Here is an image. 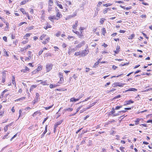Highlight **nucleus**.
I'll list each match as a JSON object with an SVG mask.
<instances>
[{
	"label": "nucleus",
	"mask_w": 152,
	"mask_h": 152,
	"mask_svg": "<svg viewBox=\"0 0 152 152\" xmlns=\"http://www.w3.org/2000/svg\"><path fill=\"white\" fill-rule=\"evenodd\" d=\"M2 21L4 23H5L6 25V27H5L4 28V31H9L10 28L9 23L7 21L6 22L5 21V20L4 19L2 20Z\"/></svg>",
	"instance_id": "6e6552de"
},
{
	"label": "nucleus",
	"mask_w": 152,
	"mask_h": 152,
	"mask_svg": "<svg viewBox=\"0 0 152 152\" xmlns=\"http://www.w3.org/2000/svg\"><path fill=\"white\" fill-rule=\"evenodd\" d=\"M64 78H60V80L57 83L58 84H62L64 82Z\"/></svg>",
	"instance_id": "cd10ccee"
},
{
	"label": "nucleus",
	"mask_w": 152,
	"mask_h": 152,
	"mask_svg": "<svg viewBox=\"0 0 152 152\" xmlns=\"http://www.w3.org/2000/svg\"><path fill=\"white\" fill-rule=\"evenodd\" d=\"M52 27V26L48 23H47L44 26L43 28L46 30L48 28H51Z\"/></svg>",
	"instance_id": "4468645a"
},
{
	"label": "nucleus",
	"mask_w": 152,
	"mask_h": 152,
	"mask_svg": "<svg viewBox=\"0 0 152 152\" xmlns=\"http://www.w3.org/2000/svg\"><path fill=\"white\" fill-rule=\"evenodd\" d=\"M84 96V94H81L79 95V96L77 98L72 97L70 99V102H76L79 100L81 98L83 97Z\"/></svg>",
	"instance_id": "f03ea898"
},
{
	"label": "nucleus",
	"mask_w": 152,
	"mask_h": 152,
	"mask_svg": "<svg viewBox=\"0 0 152 152\" xmlns=\"http://www.w3.org/2000/svg\"><path fill=\"white\" fill-rule=\"evenodd\" d=\"M6 74L5 72H3V77L2 78L1 83H4L5 81V79L6 78Z\"/></svg>",
	"instance_id": "dca6fc26"
},
{
	"label": "nucleus",
	"mask_w": 152,
	"mask_h": 152,
	"mask_svg": "<svg viewBox=\"0 0 152 152\" xmlns=\"http://www.w3.org/2000/svg\"><path fill=\"white\" fill-rule=\"evenodd\" d=\"M58 75L59 78H63V74L61 72H59L58 73Z\"/></svg>",
	"instance_id": "6e6d98bb"
},
{
	"label": "nucleus",
	"mask_w": 152,
	"mask_h": 152,
	"mask_svg": "<svg viewBox=\"0 0 152 152\" xmlns=\"http://www.w3.org/2000/svg\"><path fill=\"white\" fill-rule=\"evenodd\" d=\"M39 71L37 70V69L34 70L32 72V74H35L38 73Z\"/></svg>",
	"instance_id": "49530a36"
},
{
	"label": "nucleus",
	"mask_w": 152,
	"mask_h": 152,
	"mask_svg": "<svg viewBox=\"0 0 152 152\" xmlns=\"http://www.w3.org/2000/svg\"><path fill=\"white\" fill-rule=\"evenodd\" d=\"M25 69H22L21 70V72L23 73H28L30 72V69L27 66H25Z\"/></svg>",
	"instance_id": "9d476101"
},
{
	"label": "nucleus",
	"mask_w": 152,
	"mask_h": 152,
	"mask_svg": "<svg viewBox=\"0 0 152 152\" xmlns=\"http://www.w3.org/2000/svg\"><path fill=\"white\" fill-rule=\"evenodd\" d=\"M121 48L119 46L117 45L116 47V50L114 51L115 53L118 54V53L120 51Z\"/></svg>",
	"instance_id": "f3484780"
},
{
	"label": "nucleus",
	"mask_w": 152,
	"mask_h": 152,
	"mask_svg": "<svg viewBox=\"0 0 152 152\" xmlns=\"http://www.w3.org/2000/svg\"><path fill=\"white\" fill-rule=\"evenodd\" d=\"M105 20V19L104 18H101L100 19V20L99 21L100 23L101 24H102L104 22V20Z\"/></svg>",
	"instance_id": "37998d69"
},
{
	"label": "nucleus",
	"mask_w": 152,
	"mask_h": 152,
	"mask_svg": "<svg viewBox=\"0 0 152 152\" xmlns=\"http://www.w3.org/2000/svg\"><path fill=\"white\" fill-rule=\"evenodd\" d=\"M115 121V120H112L108 121V122L105 123L104 124V126L105 127H107V126L110 124L112 122H114Z\"/></svg>",
	"instance_id": "412c9836"
},
{
	"label": "nucleus",
	"mask_w": 152,
	"mask_h": 152,
	"mask_svg": "<svg viewBox=\"0 0 152 152\" xmlns=\"http://www.w3.org/2000/svg\"><path fill=\"white\" fill-rule=\"evenodd\" d=\"M125 84L120 82H115L113 84V86L114 87L117 86L122 87Z\"/></svg>",
	"instance_id": "0eeeda50"
},
{
	"label": "nucleus",
	"mask_w": 152,
	"mask_h": 152,
	"mask_svg": "<svg viewBox=\"0 0 152 152\" xmlns=\"http://www.w3.org/2000/svg\"><path fill=\"white\" fill-rule=\"evenodd\" d=\"M61 34V32L60 31H58L55 34V35L56 37H58Z\"/></svg>",
	"instance_id": "3c124183"
},
{
	"label": "nucleus",
	"mask_w": 152,
	"mask_h": 152,
	"mask_svg": "<svg viewBox=\"0 0 152 152\" xmlns=\"http://www.w3.org/2000/svg\"><path fill=\"white\" fill-rule=\"evenodd\" d=\"M52 54L51 53L49 52H47L45 54L44 57H47L49 56L51 57L52 56Z\"/></svg>",
	"instance_id": "a878e982"
},
{
	"label": "nucleus",
	"mask_w": 152,
	"mask_h": 152,
	"mask_svg": "<svg viewBox=\"0 0 152 152\" xmlns=\"http://www.w3.org/2000/svg\"><path fill=\"white\" fill-rule=\"evenodd\" d=\"M110 10L109 8H106L104 10H103V13L104 14H105L106 13H107L108 10Z\"/></svg>",
	"instance_id": "4c0bfd02"
},
{
	"label": "nucleus",
	"mask_w": 152,
	"mask_h": 152,
	"mask_svg": "<svg viewBox=\"0 0 152 152\" xmlns=\"http://www.w3.org/2000/svg\"><path fill=\"white\" fill-rule=\"evenodd\" d=\"M85 28L82 27H80L79 28V30L80 31V32H82V33H83V31L84 30Z\"/></svg>",
	"instance_id": "09e8293b"
},
{
	"label": "nucleus",
	"mask_w": 152,
	"mask_h": 152,
	"mask_svg": "<svg viewBox=\"0 0 152 152\" xmlns=\"http://www.w3.org/2000/svg\"><path fill=\"white\" fill-rule=\"evenodd\" d=\"M120 7L122 8L124 10H129L131 9V7H125L124 6L120 5Z\"/></svg>",
	"instance_id": "473e14b6"
},
{
	"label": "nucleus",
	"mask_w": 152,
	"mask_h": 152,
	"mask_svg": "<svg viewBox=\"0 0 152 152\" xmlns=\"http://www.w3.org/2000/svg\"><path fill=\"white\" fill-rule=\"evenodd\" d=\"M39 98H37L35 97V98L34 99L33 101H32V103L33 104H34L36 103H37L38 102Z\"/></svg>",
	"instance_id": "72a5a7b5"
},
{
	"label": "nucleus",
	"mask_w": 152,
	"mask_h": 152,
	"mask_svg": "<svg viewBox=\"0 0 152 152\" xmlns=\"http://www.w3.org/2000/svg\"><path fill=\"white\" fill-rule=\"evenodd\" d=\"M42 67H43L42 66L40 65L37 67V69L39 72L42 69Z\"/></svg>",
	"instance_id": "e433bc0d"
},
{
	"label": "nucleus",
	"mask_w": 152,
	"mask_h": 152,
	"mask_svg": "<svg viewBox=\"0 0 152 152\" xmlns=\"http://www.w3.org/2000/svg\"><path fill=\"white\" fill-rule=\"evenodd\" d=\"M47 82L46 81H43L42 80V81H41L40 84H42L43 85H47Z\"/></svg>",
	"instance_id": "a18cd8bd"
},
{
	"label": "nucleus",
	"mask_w": 152,
	"mask_h": 152,
	"mask_svg": "<svg viewBox=\"0 0 152 152\" xmlns=\"http://www.w3.org/2000/svg\"><path fill=\"white\" fill-rule=\"evenodd\" d=\"M59 86V84H58L57 83L56 84H55L54 85H53V84H51L50 85L49 87L50 88H52L54 87H57V86Z\"/></svg>",
	"instance_id": "b1692460"
},
{
	"label": "nucleus",
	"mask_w": 152,
	"mask_h": 152,
	"mask_svg": "<svg viewBox=\"0 0 152 152\" xmlns=\"http://www.w3.org/2000/svg\"><path fill=\"white\" fill-rule=\"evenodd\" d=\"M12 83L15 86H16V83L15 80V77L14 75L12 76Z\"/></svg>",
	"instance_id": "5701e85b"
},
{
	"label": "nucleus",
	"mask_w": 152,
	"mask_h": 152,
	"mask_svg": "<svg viewBox=\"0 0 152 152\" xmlns=\"http://www.w3.org/2000/svg\"><path fill=\"white\" fill-rule=\"evenodd\" d=\"M63 121L62 120H61L59 121H58L56 124H55L54 126L56 127H57L58 126L60 125L62 123Z\"/></svg>",
	"instance_id": "7c9ffc66"
},
{
	"label": "nucleus",
	"mask_w": 152,
	"mask_h": 152,
	"mask_svg": "<svg viewBox=\"0 0 152 152\" xmlns=\"http://www.w3.org/2000/svg\"><path fill=\"white\" fill-rule=\"evenodd\" d=\"M73 50V51H74L75 50H74V49H72L71 48H69V50L68 51V53L69 55H70L71 54V51Z\"/></svg>",
	"instance_id": "052dcab7"
},
{
	"label": "nucleus",
	"mask_w": 152,
	"mask_h": 152,
	"mask_svg": "<svg viewBox=\"0 0 152 152\" xmlns=\"http://www.w3.org/2000/svg\"><path fill=\"white\" fill-rule=\"evenodd\" d=\"M53 104L52 105H51V106H49V107H45L44 108L46 110H48L50 109V108H52V107L53 106Z\"/></svg>",
	"instance_id": "864d4df0"
},
{
	"label": "nucleus",
	"mask_w": 152,
	"mask_h": 152,
	"mask_svg": "<svg viewBox=\"0 0 152 152\" xmlns=\"http://www.w3.org/2000/svg\"><path fill=\"white\" fill-rule=\"evenodd\" d=\"M134 102L132 100H129V101H126L125 102V104L124 105H126L128 104H130L132 103H133Z\"/></svg>",
	"instance_id": "aec40b11"
},
{
	"label": "nucleus",
	"mask_w": 152,
	"mask_h": 152,
	"mask_svg": "<svg viewBox=\"0 0 152 152\" xmlns=\"http://www.w3.org/2000/svg\"><path fill=\"white\" fill-rule=\"evenodd\" d=\"M122 107V105H121L120 106H117L116 107L115 109H114L115 110H118L120 108H121Z\"/></svg>",
	"instance_id": "13d9d810"
},
{
	"label": "nucleus",
	"mask_w": 152,
	"mask_h": 152,
	"mask_svg": "<svg viewBox=\"0 0 152 152\" xmlns=\"http://www.w3.org/2000/svg\"><path fill=\"white\" fill-rule=\"evenodd\" d=\"M56 20H58L59 19L62 17V15L59 10L57 9V10H56Z\"/></svg>",
	"instance_id": "39448f33"
},
{
	"label": "nucleus",
	"mask_w": 152,
	"mask_h": 152,
	"mask_svg": "<svg viewBox=\"0 0 152 152\" xmlns=\"http://www.w3.org/2000/svg\"><path fill=\"white\" fill-rule=\"evenodd\" d=\"M9 125H6L4 127V130L5 132H6L7 131L8 129V127L9 126Z\"/></svg>",
	"instance_id": "c03bdc74"
},
{
	"label": "nucleus",
	"mask_w": 152,
	"mask_h": 152,
	"mask_svg": "<svg viewBox=\"0 0 152 152\" xmlns=\"http://www.w3.org/2000/svg\"><path fill=\"white\" fill-rule=\"evenodd\" d=\"M24 24H27V23L26 22H21L19 24H18V26H20Z\"/></svg>",
	"instance_id": "680f3d73"
},
{
	"label": "nucleus",
	"mask_w": 152,
	"mask_h": 152,
	"mask_svg": "<svg viewBox=\"0 0 152 152\" xmlns=\"http://www.w3.org/2000/svg\"><path fill=\"white\" fill-rule=\"evenodd\" d=\"M47 125H46L45 127V130L44 132H43V135L47 132Z\"/></svg>",
	"instance_id": "e2e57ef3"
},
{
	"label": "nucleus",
	"mask_w": 152,
	"mask_h": 152,
	"mask_svg": "<svg viewBox=\"0 0 152 152\" xmlns=\"http://www.w3.org/2000/svg\"><path fill=\"white\" fill-rule=\"evenodd\" d=\"M83 44L84 43H83V44H82V43L79 44L78 45H77L76 47L77 48H80L81 47H82L83 46Z\"/></svg>",
	"instance_id": "4d7b16f0"
},
{
	"label": "nucleus",
	"mask_w": 152,
	"mask_h": 152,
	"mask_svg": "<svg viewBox=\"0 0 152 152\" xmlns=\"http://www.w3.org/2000/svg\"><path fill=\"white\" fill-rule=\"evenodd\" d=\"M137 91V89L134 88H130L126 91Z\"/></svg>",
	"instance_id": "c756f323"
},
{
	"label": "nucleus",
	"mask_w": 152,
	"mask_h": 152,
	"mask_svg": "<svg viewBox=\"0 0 152 152\" xmlns=\"http://www.w3.org/2000/svg\"><path fill=\"white\" fill-rule=\"evenodd\" d=\"M31 34V33H26L24 36H23V39H28L27 38H26V37H29Z\"/></svg>",
	"instance_id": "bb28decb"
},
{
	"label": "nucleus",
	"mask_w": 152,
	"mask_h": 152,
	"mask_svg": "<svg viewBox=\"0 0 152 152\" xmlns=\"http://www.w3.org/2000/svg\"><path fill=\"white\" fill-rule=\"evenodd\" d=\"M89 52V50L88 49H86L83 50L81 52V57H84L86 56Z\"/></svg>",
	"instance_id": "423d86ee"
},
{
	"label": "nucleus",
	"mask_w": 152,
	"mask_h": 152,
	"mask_svg": "<svg viewBox=\"0 0 152 152\" xmlns=\"http://www.w3.org/2000/svg\"><path fill=\"white\" fill-rule=\"evenodd\" d=\"M135 37V34H132L131 35L129 36L128 39H133Z\"/></svg>",
	"instance_id": "58836bf2"
},
{
	"label": "nucleus",
	"mask_w": 152,
	"mask_h": 152,
	"mask_svg": "<svg viewBox=\"0 0 152 152\" xmlns=\"http://www.w3.org/2000/svg\"><path fill=\"white\" fill-rule=\"evenodd\" d=\"M73 110V109L72 108H67L65 109L64 110L65 111H72Z\"/></svg>",
	"instance_id": "a19ab883"
},
{
	"label": "nucleus",
	"mask_w": 152,
	"mask_h": 152,
	"mask_svg": "<svg viewBox=\"0 0 152 152\" xmlns=\"http://www.w3.org/2000/svg\"><path fill=\"white\" fill-rule=\"evenodd\" d=\"M48 19L51 22L54 23V20H56V16L54 15L50 16L48 17Z\"/></svg>",
	"instance_id": "ddd939ff"
},
{
	"label": "nucleus",
	"mask_w": 152,
	"mask_h": 152,
	"mask_svg": "<svg viewBox=\"0 0 152 152\" xmlns=\"http://www.w3.org/2000/svg\"><path fill=\"white\" fill-rule=\"evenodd\" d=\"M20 10L24 15H25L27 13V12H26L25 9L23 8H20Z\"/></svg>",
	"instance_id": "c9c22d12"
},
{
	"label": "nucleus",
	"mask_w": 152,
	"mask_h": 152,
	"mask_svg": "<svg viewBox=\"0 0 152 152\" xmlns=\"http://www.w3.org/2000/svg\"><path fill=\"white\" fill-rule=\"evenodd\" d=\"M75 55L76 56H80L81 57V52L79 51L75 52Z\"/></svg>",
	"instance_id": "ea45409f"
},
{
	"label": "nucleus",
	"mask_w": 152,
	"mask_h": 152,
	"mask_svg": "<svg viewBox=\"0 0 152 152\" xmlns=\"http://www.w3.org/2000/svg\"><path fill=\"white\" fill-rule=\"evenodd\" d=\"M19 115L18 118V119L21 116L22 113V110H20L19 111Z\"/></svg>",
	"instance_id": "338daca9"
},
{
	"label": "nucleus",
	"mask_w": 152,
	"mask_h": 152,
	"mask_svg": "<svg viewBox=\"0 0 152 152\" xmlns=\"http://www.w3.org/2000/svg\"><path fill=\"white\" fill-rule=\"evenodd\" d=\"M83 106H81L80 107H78L76 109V112L71 115H69V116H74V115H75V114H77V113L78 112V111L79 110L81 109V108Z\"/></svg>",
	"instance_id": "6ab92c4d"
},
{
	"label": "nucleus",
	"mask_w": 152,
	"mask_h": 152,
	"mask_svg": "<svg viewBox=\"0 0 152 152\" xmlns=\"http://www.w3.org/2000/svg\"><path fill=\"white\" fill-rule=\"evenodd\" d=\"M57 6L59 7L61 9H63V7L62 6V5L61 4H57Z\"/></svg>",
	"instance_id": "0e129e2a"
},
{
	"label": "nucleus",
	"mask_w": 152,
	"mask_h": 152,
	"mask_svg": "<svg viewBox=\"0 0 152 152\" xmlns=\"http://www.w3.org/2000/svg\"><path fill=\"white\" fill-rule=\"evenodd\" d=\"M112 4L111 3H107L103 4V6L106 7H108L112 5Z\"/></svg>",
	"instance_id": "8fccbe9b"
},
{
	"label": "nucleus",
	"mask_w": 152,
	"mask_h": 152,
	"mask_svg": "<svg viewBox=\"0 0 152 152\" xmlns=\"http://www.w3.org/2000/svg\"><path fill=\"white\" fill-rule=\"evenodd\" d=\"M26 97H22L20 98H19V99H16V100H15V101H19L20 100H22V99H25Z\"/></svg>",
	"instance_id": "de8ad7c7"
},
{
	"label": "nucleus",
	"mask_w": 152,
	"mask_h": 152,
	"mask_svg": "<svg viewBox=\"0 0 152 152\" xmlns=\"http://www.w3.org/2000/svg\"><path fill=\"white\" fill-rule=\"evenodd\" d=\"M129 64V62H127L124 64H120V66H124L125 65H128Z\"/></svg>",
	"instance_id": "5fc2aeb1"
},
{
	"label": "nucleus",
	"mask_w": 152,
	"mask_h": 152,
	"mask_svg": "<svg viewBox=\"0 0 152 152\" xmlns=\"http://www.w3.org/2000/svg\"><path fill=\"white\" fill-rule=\"evenodd\" d=\"M73 32L75 33L80 38L83 39L84 37V36L83 33H82V32L80 33L78 31H76L74 30H72Z\"/></svg>",
	"instance_id": "20e7f679"
},
{
	"label": "nucleus",
	"mask_w": 152,
	"mask_h": 152,
	"mask_svg": "<svg viewBox=\"0 0 152 152\" xmlns=\"http://www.w3.org/2000/svg\"><path fill=\"white\" fill-rule=\"evenodd\" d=\"M8 91V90L7 89H5L4 91H3L1 94V96H3L4 95V94L5 92L7 91Z\"/></svg>",
	"instance_id": "603ef678"
},
{
	"label": "nucleus",
	"mask_w": 152,
	"mask_h": 152,
	"mask_svg": "<svg viewBox=\"0 0 152 152\" xmlns=\"http://www.w3.org/2000/svg\"><path fill=\"white\" fill-rule=\"evenodd\" d=\"M77 15V12H75L72 15H71L67 16L66 18L65 19L66 20H69L72 18L75 17Z\"/></svg>",
	"instance_id": "f8f14e48"
},
{
	"label": "nucleus",
	"mask_w": 152,
	"mask_h": 152,
	"mask_svg": "<svg viewBox=\"0 0 152 152\" xmlns=\"http://www.w3.org/2000/svg\"><path fill=\"white\" fill-rule=\"evenodd\" d=\"M9 134V132H7V134L5 135L2 138V139L3 140L5 139L6 138H7V137L8 136V135Z\"/></svg>",
	"instance_id": "79ce46f5"
},
{
	"label": "nucleus",
	"mask_w": 152,
	"mask_h": 152,
	"mask_svg": "<svg viewBox=\"0 0 152 152\" xmlns=\"http://www.w3.org/2000/svg\"><path fill=\"white\" fill-rule=\"evenodd\" d=\"M101 32L102 34L105 36V34L106 33V29L104 28H103L101 29Z\"/></svg>",
	"instance_id": "393cba45"
},
{
	"label": "nucleus",
	"mask_w": 152,
	"mask_h": 152,
	"mask_svg": "<svg viewBox=\"0 0 152 152\" xmlns=\"http://www.w3.org/2000/svg\"><path fill=\"white\" fill-rule=\"evenodd\" d=\"M39 39L42 44L45 45L49 42L50 38L45 34H43L40 37Z\"/></svg>",
	"instance_id": "f257e3e1"
},
{
	"label": "nucleus",
	"mask_w": 152,
	"mask_h": 152,
	"mask_svg": "<svg viewBox=\"0 0 152 152\" xmlns=\"http://www.w3.org/2000/svg\"><path fill=\"white\" fill-rule=\"evenodd\" d=\"M41 113L40 112L39 110V111H37L35 112L34 113H33L32 115V116L33 117H34L36 116V115H37L39 114V115H41Z\"/></svg>",
	"instance_id": "a211bd4d"
},
{
	"label": "nucleus",
	"mask_w": 152,
	"mask_h": 152,
	"mask_svg": "<svg viewBox=\"0 0 152 152\" xmlns=\"http://www.w3.org/2000/svg\"><path fill=\"white\" fill-rule=\"evenodd\" d=\"M78 25V21L77 20H76L75 21V23L73 25L72 27L73 29L75 30L76 29V28L77 26Z\"/></svg>",
	"instance_id": "4be33fe9"
},
{
	"label": "nucleus",
	"mask_w": 152,
	"mask_h": 152,
	"mask_svg": "<svg viewBox=\"0 0 152 152\" xmlns=\"http://www.w3.org/2000/svg\"><path fill=\"white\" fill-rule=\"evenodd\" d=\"M141 120H143L142 118H137L134 121V124L136 125H137L139 124L140 121Z\"/></svg>",
	"instance_id": "2eb2a0df"
},
{
	"label": "nucleus",
	"mask_w": 152,
	"mask_h": 152,
	"mask_svg": "<svg viewBox=\"0 0 152 152\" xmlns=\"http://www.w3.org/2000/svg\"><path fill=\"white\" fill-rule=\"evenodd\" d=\"M44 50L42 49L40 51H39L38 52V55L39 56H40L43 52Z\"/></svg>",
	"instance_id": "774afa93"
},
{
	"label": "nucleus",
	"mask_w": 152,
	"mask_h": 152,
	"mask_svg": "<svg viewBox=\"0 0 152 152\" xmlns=\"http://www.w3.org/2000/svg\"><path fill=\"white\" fill-rule=\"evenodd\" d=\"M121 97V96L120 95H118L114 97L113 98V99H116L117 98H120Z\"/></svg>",
	"instance_id": "bf43d9fd"
},
{
	"label": "nucleus",
	"mask_w": 152,
	"mask_h": 152,
	"mask_svg": "<svg viewBox=\"0 0 152 152\" xmlns=\"http://www.w3.org/2000/svg\"><path fill=\"white\" fill-rule=\"evenodd\" d=\"M37 87V85H32L31 86V87L30 88V89H29L30 92H31V91H32L33 89L34 88H36Z\"/></svg>",
	"instance_id": "c85d7f7f"
},
{
	"label": "nucleus",
	"mask_w": 152,
	"mask_h": 152,
	"mask_svg": "<svg viewBox=\"0 0 152 152\" xmlns=\"http://www.w3.org/2000/svg\"><path fill=\"white\" fill-rule=\"evenodd\" d=\"M34 26H29L28 28H26V29L27 30V31H28L32 29H34Z\"/></svg>",
	"instance_id": "f704fd0d"
},
{
	"label": "nucleus",
	"mask_w": 152,
	"mask_h": 152,
	"mask_svg": "<svg viewBox=\"0 0 152 152\" xmlns=\"http://www.w3.org/2000/svg\"><path fill=\"white\" fill-rule=\"evenodd\" d=\"M31 47V45H28L26 47H24L23 48H21L20 49V51L21 52H23L26 50L28 48Z\"/></svg>",
	"instance_id": "1a4fd4ad"
},
{
	"label": "nucleus",
	"mask_w": 152,
	"mask_h": 152,
	"mask_svg": "<svg viewBox=\"0 0 152 152\" xmlns=\"http://www.w3.org/2000/svg\"><path fill=\"white\" fill-rule=\"evenodd\" d=\"M115 109L113 108L112 109V110L110 112V114L113 115V117L119 115L118 113H115Z\"/></svg>",
	"instance_id": "9b49d317"
},
{
	"label": "nucleus",
	"mask_w": 152,
	"mask_h": 152,
	"mask_svg": "<svg viewBox=\"0 0 152 152\" xmlns=\"http://www.w3.org/2000/svg\"><path fill=\"white\" fill-rule=\"evenodd\" d=\"M53 0H49L48 1V6H51L53 5Z\"/></svg>",
	"instance_id": "2f4dec72"
},
{
	"label": "nucleus",
	"mask_w": 152,
	"mask_h": 152,
	"mask_svg": "<svg viewBox=\"0 0 152 152\" xmlns=\"http://www.w3.org/2000/svg\"><path fill=\"white\" fill-rule=\"evenodd\" d=\"M28 42V40L23 41L21 42V43L23 45H25Z\"/></svg>",
	"instance_id": "69168bd1"
},
{
	"label": "nucleus",
	"mask_w": 152,
	"mask_h": 152,
	"mask_svg": "<svg viewBox=\"0 0 152 152\" xmlns=\"http://www.w3.org/2000/svg\"><path fill=\"white\" fill-rule=\"evenodd\" d=\"M53 64H47L45 66V69L47 72H49L52 69Z\"/></svg>",
	"instance_id": "7ed1b4c3"
}]
</instances>
